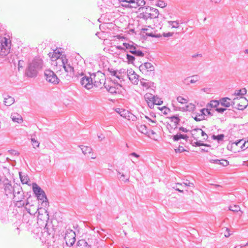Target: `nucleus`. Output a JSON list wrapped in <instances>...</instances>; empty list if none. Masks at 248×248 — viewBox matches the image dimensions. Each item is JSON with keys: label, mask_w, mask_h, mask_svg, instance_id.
I'll use <instances>...</instances> for the list:
<instances>
[{"label": "nucleus", "mask_w": 248, "mask_h": 248, "mask_svg": "<svg viewBox=\"0 0 248 248\" xmlns=\"http://www.w3.org/2000/svg\"><path fill=\"white\" fill-rule=\"evenodd\" d=\"M43 62L39 58L34 59L31 62L26 70V74L30 78H35L37 76L38 71L42 68Z\"/></svg>", "instance_id": "f257e3e1"}, {"label": "nucleus", "mask_w": 248, "mask_h": 248, "mask_svg": "<svg viewBox=\"0 0 248 248\" xmlns=\"http://www.w3.org/2000/svg\"><path fill=\"white\" fill-rule=\"evenodd\" d=\"M32 190L38 200L42 201V206L45 208L48 207L49 202L44 191L35 183L32 184Z\"/></svg>", "instance_id": "f03ea898"}, {"label": "nucleus", "mask_w": 248, "mask_h": 248, "mask_svg": "<svg viewBox=\"0 0 248 248\" xmlns=\"http://www.w3.org/2000/svg\"><path fill=\"white\" fill-rule=\"evenodd\" d=\"M29 204V202L27 201L26 202V209L28 213H29L30 215H35L37 213H38V219H41L42 220V216L43 215V214H41V212H44L46 215V217L45 219H46L47 220L49 218V216H48V212L47 211V210L45 209L46 208L44 207L43 206L41 207H38L37 208L34 206V205L31 204L30 205L29 208L27 207L28 205Z\"/></svg>", "instance_id": "7ed1b4c3"}, {"label": "nucleus", "mask_w": 248, "mask_h": 248, "mask_svg": "<svg viewBox=\"0 0 248 248\" xmlns=\"http://www.w3.org/2000/svg\"><path fill=\"white\" fill-rule=\"evenodd\" d=\"M149 9L151 13H148L147 11V10H145L144 12L143 11L140 13L138 17L145 20H147L148 19L158 18L159 14L158 10L153 7H149Z\"/></svg>", "instance_id": "20e7f679"}, {"label": "nucleus", "mask_w": 248, "mask_h": 248, "mask_svg": "<svg viewBox=\"0 0 248 248\" xmlns=\"http://www.w3.org/2000/svg\"><path fill=\"white\" fill-rule=\"evenodd\" d=\"M11 48V42L6 37L1 39L0 42V56L4 57L9 53Z\"/></svg>", "instance_id": "39448f33"}, {"label": "nucleus", "mask_w": 248, "mask_h": 248, "mask_svg": "<svg viewBox=\"0 0 248 248\" xmlns=\"http://www.w3.org/2000/svg\"><path fill=\"white\" fill-rule=\"evenodd\" d=\"M75 236V233L72 230H70V232L68 233H66L64 237L66 247L62 246V248H70L71 246H73L76 241ZM60 241L62 242V244L63 245V241L62 240H60ZM57 248H60L58 247Z\"/></svg>", "instance_id": "423d86ee"}, {"label": "nucleus", "mask_w": 248, "mask_h": 248, "mask_svg": "<svg viewBox=\"0 0 248 248\" xmlns=\"http://www.w3.org/2000/svg\"><path fill=\"white\" fill-rule=\"evenodd\" d=\"M139 69L145 75H155V66L150 62H144L139 66Z\"/></svg>", "instance_id": "0eeeda50"}, {"label": "nucleus", "mask_w": 248, "mask_h": 248, "mask_svg": "<svg viewBox=\"0 0 248 248\" xmlns=\"http://www.w3.org/2000/svg\"><path fill=\"white\" fill-rule=\"evenodd\" d=\"M44 75L46 80L54 85L58 84L60 81L56 74L51 70H46L44 72Z\"/></svg>", "instance_id": "6e6552de"}, {"label": "nucleus", "mask_w": 248, "mask_h": 248, "mask_svg": "<svg viewBox=\"0 0 248 248\" xmlns=\"http://www.w3.org/2000/svg\"><path fill=\"white\" fill-rule=\"evenodd\" d=\"M61 59L65 71L69 75L70 77H73L75 75L74 67L68 63V60L66 59L65 56L62 55Z\"/></svg>", "instance_id": "1a4fd4ad"}, {"label": "nucleus", "mask_w": 248, "mask_h": 248, "mask_svg": "<svg viewBox=\"0 0 248 248\" xmlns=\"http://www.w3.org/2000/svg\"><path fill=\"white\" fill-rule=\"evenodd\" d=\"M94 77L91 76L90 73V76H84L80 79L81 85L86 89L89 90L93 88V80H94Z\"/></svg>", "instance_id": "9d476101"}, {"label": "nucleus", "mask_w": 248, "mask_h": 248, "mask_svg": "<svg viewBox=\"0 0 248 248\" xmlns=\"http://www.w3.org/2000/svg\"><path fill=\"white\" fill-rule=\"evenodd\" d=\"M14 192H13V194L14 196L15 199H16L18 196H20L23 195L24 196V192L22 190V188L20 186V185L17 184H15V190Z\"/></svg>", "instance_id": "9b49d317"}, {"label": "nucleus", "mask_w": 248, "mask_h": 248, "mask_svg": "<svg viewBox=\"0 0 248 248\" xmlns=\"http://www.w3.org/2000/svg\"><path fill=\"white\" fill-rule=\"evenodd\" d=\"M4 192L6 195L8 196V195L13 194V192H14L15 184L12 186L9 183H5L4 184Z\"/></svg>", "instance_id": "f8f14e48"}, {"label": "nucleus", "mask_w": 248, "mask_h": 248, "mask_svg": "<svg viewBox=\"0 0 248 248\" xmlns=\"http://www.w3.org/2000/svg\"><path fill=\"white\" fill-rule=\"evenodd\" d=\"M210 162L211 163L219 164L223 167H226L229 165V161L226 159H210Z\"/></svg>", "instance_id": "ddd939ff"}, {"label": "nucleus", "mask_w": 248, "mask_h": 248, "mask_svg": "<svg viewBox=\"0 0 248 248\" xmlns=\"http://www.w3.org/2000/svg\"><path fill=\"white\" fill-rule=\"evenodd\" d=\"M11 118L12 121L17 123H21L23 122L22 116L17 113H13L11 115Z\"/></svg>", "instance_id": "4468645a"}, {"label": "nucleus", "mask_w": 248, "mask_h": 248, "mask_svg": "<svg viewBox=\"0 0 248 248\" xmlns=\"http://www.w3.org/2000/svg\"><path fill=\"white\" fill-rule=\"evenodd\" d=\"M205 111V108H202L200 110V113L199 114V118H197V115H196L195 116H192V117L196 121H201L204 119L205 116L206 115Z\"/></svg>", "instance_id": "2eb2a0df"}, {"label": "nucleus", "mask_w": 248, "mask_h": 248, "mask_svg": "<svg viewBox=\"0 0 248 248\" xmlns=\"http://www.w3.org/2000/svg\"><path fill=\"white\" fill-rule=\"evenodd\" d=\"M91 76L93 77H94V80H93V86H94L96 87H100L102 85V82L101 81V80L96 77V75L95 73H92L91 74Z\"/></svg>", "instance_id": "dca6fc26"}, {"label": "nucleus", "mask_w": 248, "mask_h": 248, "mask_svg": "<svg viewBox=\"0 0 248 248\" xmlns=\"http://www.w3.org/2000/svg\"><path fill=\"white\" fill-rule=\"evenodd\" d=\"M24 196H18L16 199H15V201L16 202V206L20 208L26 205V203L25 202L23 201V200L24 199Z\"/></svg>", "instance_id": "f3484780"}, {"label": "nucleus", "mask_w": 248, "mask_h": 248, "mask_svg": "<svg viewBox=\"0 0 248 248\" xmlns=\"http://www.w3.org/2000/svg\"><path fill=\"white\" fill-rule=\"evenodd\" d=\"M230 98L228 97H223L220 99V105L226 108H229L231 105V103H229Z\"/></svg>", "instance_id": "a211bd4d"}, {"label": "nucleus", "mask_w": 248, "mask_h": 248, "mask_svg": "<svg viewBox=\"0 0 248 248\" xmlns=\"http://www.w3.org/2000/svg\"><path fill=\"white\" fill-rule=\"evenodd\" d=\"M169 119L170 120L171 122H174L175 125L174 129L177 128V125L179 124L180 122V119L179 118V115L176 114L169 117Z\"/></svg>", "instance_id": "6ab92c4d"}, {"label": "nucleus", "mask_w": 248, "mask_h": 248, "mask_svg": "<svg viewBox=\"0 0 248 248\" xmlns=\"http://www.w3.org/2000/svg\"><path fill=\"white\" fill-rule=\"evenodd\" d=\"M19 175L20 181L23 184H28L30 180L27 175H23L22 172H19Z\"/></svg>", "instance_id": "aec40b11"}, {"label": "nucleus", "mask_w": 248, "mask_h": 248, "mask_svg": "<svg viewBox=\"0 0 248 248\" xmlns=\"http://www.w3.org/2000/svg\"><path fill=\"white\" fill-rule=\"evenodd\" d=\"M137 1L138 6L140 7L139 9L140 11L144 9L147 10L149 8V6H144L146 3L144 0H137Z\"/></svg>", "instance_id": "412c9836"}, {"label": "nucleus", "mask_w": 248, "mask_h": 248, "mask_svg": "<svg viewBox=\"0 0 248 248\" xmlns=\"http://www.w3.org/2000/svg\"><path fill=\"white\" fill-rule=\"evenodd\" d=\"M15 102V99L11 96L7 95V97L4 98V103L7 106H10Z\"/></svg>", "instance_id": "4be33fe9"}, {"label": "nucleus", "mask_w": 248, "mask_h": 248, "mask_svg": "<svg viewBox=\"0 0 248 248\" xmlns=\"http://www.w3.org/2000/svg\"><path fill=\"white\" fill-rule=\"evenodd\" d=\"M77 245L78 247H81V248H91V245H89L85 240L83 239L79 240Z\"/></svg>", "instance_id": "5701e85b"}, {"label": "nucleus", "mask_w": 248, "mask_h": 248, "mask_svg": "<svg viewBox=\"0 0 248 248\" xmlns=\"http://www.w3.org/2000/svg\"><path fill=\"white\" fill-rule=\"evenodd\" d=\"M129 52L135 56L142 57L144 56V53L140 50H137L136 47L134 50H129Z\"/></svg>", "instance_id": "b1692460"}, {"label": "nucleus", "mask_w": 248, "mask_h": 248, "mask_svg": "<svg viewBox=\"0 0 248 248\" xmlns=\"http://www.w3.org/2000/svg\"><path fill=\"white\" fill-rule=\"evenodd\" d=\"M123 46L125 47V50L126 49L129 50H134V49H135L136 46L137 45L133 43V42H132V44L127 43H124L123 44Z\"/></svg>", "instance_id": "393cba45"}, {"label": "nucleus", "mask_w": 248, "mask_h": 248, "mask_svg": "<svg viewBox=\"0 0 248 248\" xmlns=\"http://www.w3.org/2000/svg\"><path fill=\"white\" fill-rule=\"evenodd\" d=\"M144 98L147 103L156 100L155 96L150 93H146L144 95Z\"/></svg>", "instance_id": "a878e982"}, {"label": "nucleus", "mask_w": 248, "mask_h": 248, "mask_svg": "<svg viewBox=\"0 0 248 248\" xmlns=\"http://www.w3.org/2000/svg\"><path fill=\"white\" fill-rule=\"evenodd\" d=\"M108 71L110 73L111 75L115 76L117 78L119 79H122L123 80H124L123 76L117 74V71L115 70L112 68H108Z\"/></svg>", "instance_id": "bb28decb"}, {"label": "nucleus", "mask_w": 248, "mask_h": 248, "mask_svg": "<svg viewBox=\"0 0 248 248\" xmlns=\"http://www.w3.org/2000/svg\"><path fill=\"white\" fill-rule=\"evenodd\" d=\"M81 149L83 154L84 155H86L88 154H90L92 152V149L91 147L87 146H81Z\"/></svg>", "instance_id": "cd10ccee"}, {"label": "nucleus", "mask_w": 248, "mask_h": 248, "mask_svg": "<svg viewBox=\"0 0 248 248\" xmlns=\"http://www.w3.org/2000/svg\"><path fill=\"white\" fill-rule=\"evenodd\" d=\"M139 75H138L136 73L131 76L130 77H129V79L131 81V82L134 84L137 85L139 81Z\"/></svg>", "instance_id": "c85d7f7f"}, {"label": "nucleus", "mask_w": 248, "mask_h": 248, "mask_svg": "<svg viewBox=\"0 0 248 248\" xmlns=\"http://www.w3.org/2000/svg\"><path fill=\"white\" fill-rule=\"evenodd\" d=\"M131 114L128 110L123 109L121 111L120 115L124 118L129 120L130 117V115Z\"/></svg>", "instance_id": "c756f323"}, {"label": "nucleus", "mask_w": 248, "mask_h": 248, "mask_svg": "<svg viewBox=\"0 0 248 248\" xmlns=\"http://www.w3.org/2000/svg\"><path fill=\"white\" fill-rule=\"evenodd\" d=\"M220 104V100H212L210 103L208 104V106H209L212 108H216L218 107V106Z\"/></svg>", "instance_id": "7c9ffc66"}, {"label": "nucleus", "mask_w": 248, "mask_h": 248, "mask_svg": "<svg viewBox=\"0 0 248 248\" xmlns=\"http://www.w3.org/2000/svg\"><path fill=\"white\" fill-rule=\"evenodd\" d=\"M224 135L223 134H219L217 135H213L212 139L214 140H217L218 142L223 140Z\"/></svg>", "instance_id": "2f4dec72"}, {"label": "nucleus", "mask_w": 248, "mask_h": 248, "mask_svg": "<svg viewBox=\"0 0 248 248\" xmlns=\"http://www.w3.org/2000/svg\"><path fill=\"white\" fill-rule=\"evenodd\" d=\"M139 130L144 134H148V130H147V126L144 124L140 125L139 127Z\"/></svg>", "instance_id": "473e14b6"}, {"label": "nucleus", "mask_w": 248, "mask_h": 248, "mask_svg": "<svg viewBox=\"0 0 248 248\" xmlns=\"http://www.w3.org/2000/svg\"><path fill=\"white\" fill-rule=\"evenodd\" d=\"M229 209L230 211H233V212H238L240 211V207L238 205H230L229 207Z\"/></svg>", "instance_id": "72a5a7b5"}, {"label": "nucleus", "mask_w": 248, "mask_h": 248, "mask_svg": "<svg viewBox=\"0 0 248 248\" xmlns=\"http://www.w3.org/2000/svg\"><path fill=\"white\" fill-rule=\"evenodd\" d=\"M168 24L172 26L173 28H178L180 22L178 20L176 21H169Z\"/></svg>", "instance_id": "f704fd0d"}, {"label": "nucleus", "mask_w": 248, "mask_h": 248, "mask_svg": "<svg viewBox=\"0 0 248 248\" xmlns=\"http://www.w3.org/2000/svg\"><path fill=\"white\" fill-rule=\"evenodd\" d=\"M126 59L127 60V62L128 63L133 64L135 60V58L134 56L131 55L129 54H126Z\"/></svg>", "instance_id": "c9c22d12"}, {"label": "nucleus", "mask_w": 248, "mask_h": 248, "mask_svg": "<svg viewBox=\"0 0 248 248\" xmlns=\"http://www.w3.org/2000/svg\"><path fill=\"white\" fill-rule=\"evenodd\" d=\"M247 105L248 103L244 105H240V103H237L235 106L233 107V108L238 110H243L247 107Z\"/></svg>", "instance_id": "e433bc0d"}, {"label": "nucleus", "mask_w": 248, "mask_h": 248, "mask_svg": "<svg viewBox=\"0 0 248 248\" xmlns=\"http://www.w3.org/2000/svg\"><path fill=\"white\" fill-rule=\"evenodd\" d=\"M193 131L194 132H198V131H201L202 136V137L206 136V138H203L204 140H207L208 138L207 135L204 132V131L202 130L201 128H195L193 130Z\"/></svg>", "instance_id": "4c0bfd02"}, {"label": "nucleus", "mask_w": 248, "mask_h": 248, "mask_svg": "<svg viewBox=\"0 0 248 248\" xmlns=\"http://www.w3.org/2000/svg\"><path fill=\"white\" fill-rule=\"evenodd\" d=\"M61 55L62 54H60L59 51L57 50V49H56L55 50H54L51 58H56V59H60L61 60V58H60Z\"/></svg>", "instance_id": "58836bf2"}, {"label": "nucleus", "mask_w": 248, "mask_h": 248, "mask_svg": "<svg viewBox=\"0 0 248 248\" xmlns=\"http://www.w3.org/2000/svg\"><path fill=\"white\" fill-rule=\"evenodd\" d=\"M145 80H146L144 79V78H142L140 80L141 85L143 87H144L146 88H149V87H150V85L152 83V82H145Z\"/></svg>", "instance_id": "ea45409f"}, {"label": "nucleus", "mask_w": 248, "mask_h": 248, "mask_svg": "<svg viewBox=\"0 0 248 248\" xmlns=\"http://www.w3.org/2000/svg\"><path fill=\"white\" fill-rule=\"evenodd\" d=\"M145 35L147 36L155 37V38H159L161 36V35L160 34H154L152 32H145Z\"/></svg>", "instance_id": "a19ab883"}, {"label": "nucleus", "mask_w": 248, "mask_h": 248, "mask_svg": "<svg viewBox=\"0 0 248 248\" xmlns=\"http://www.w3.org/2000/svg\"><path fill=\"white\" fill-rule=\"evenodd\" d=\"M236 92H235V93L237 95H245V94H246L247 90L245 88H243L239 90L236 91Z\"/></svg>", "instance_id": "79ce46f5"}, {"label": "nucleus", "mask_w": 248, "mask_h": 248, "mask_svg": "<svg viewBox=\"0 0 248 248\" xmlns=\"http://www.w3.org/2000/svg\"><path fill=\"white\" fill-rule=\"evenodd\" d=\"M191 77L193 78V79H191L189 81V83H187V84H189V83H194L199 79V77L197 75L192 76Z\"/></svg>", "instance_id": "37998d69"}, {"label": "nucleus", "mask_w": 248, "mask_h": 248, "mask_svg": "<svg viewBox=\"0 0 248 248\" xmlns=\"http://www.w3.org/2000/svg\"><path fill=\"white\" fill-rule=\"evenodd\" d=\"M181 136L182 134H181L180 133H178L175 135L172 136V137L174 141H177L180 139H182Z\"/></svg>", "instance_id": "c03bdc74"}, {"label": "nucleus", "mask_w": 248, "mask_h": 248, "mask_svg": "<svg viewBox=\"0 0 248 248\" xmlns=\"http://www.w3.org/2000/svg\"><path fill=\"white\" fill-rule=\"evenodd\" d=\"M177 100L178 102L182 104H186L187 102V99L180 96L177 97Z\"/></svg>", "instance_id": "a18cd8bd"}, {"label": "nucleus", "mask_w": 248, "mask_h": 248, "mask_svg": "<svg viewBox=\"0 0 248 248\" xmlns=\"http://www.w3.org/2000/svg\"><path fill=\"white\" fill-rule=\"evenodd\" d=\"M156 5L160 8H164L166 6L167 4L164 1L158 0Z\"/></svg>", "instance_id": "49530a36"}, {"label": "nucleus", "mask_w": 248, "mask_h": 248, "mask_svg": "<svg viewBox=\"0 0 248 248\" xmlns=\"http://www.w3.org/2000/svg\"><path fill=\"white\" fill-rule=\"evenodd\" d=\"M31 141L32 144L34 148H35L36 147H39V143L37 140H35V139L34 138H31Z\"/></svg>", "instance_id": "de8ad7c7"}, {"label": "nucleus", "mask_w": 248, "mask_h": 248, "mask_svg": "<svg viewBox=\"0 0 248 248\" xmlns=\"http://www.w3.org/2000/svg\"><path fill=\"white\" fill-rule=\"evenodd\" d=\"M109 93L111 94H116L117 93V89L113 86H111V87H109Z\"/></svg>", "instance_id": "09e8293b"}, {"label": "nucleus", "mask_w": 248, "mask_h": 248, "mask_svg": "<svg viewBox=\"0 0 248 248\" xmlns=\"http://www.w3.org/2000/svg\"><path fill=\"white\" fill-rule=\"evenodd\" d=\"M161 110L163 111V114H168V113L169 112H170V109L167 108L165 106H164L163 107H162L161 108H159Z\"/></svg>", "instance_id": "8fccbe9b"}, {"label": "nucleus", "mask_w": 248, "mask_h": 248, "mask_svg": "<svg viewBox=\"0 0 248 248\" xmlns=\"http://www.w3.org/2000/svg\"><path fill=\"white\" fill-rule=\"evenodd\" d=\"M8 152L9 153V154H10L12 155H17V156H18L19 155V153L15 150H13V149L9 150Z\"/></svg>", "instance_id": "3c124183"}, {"label": "nucleus", "mask_w": 248, "mask_h": 248, "mask_svg": "<svg viewBox=\"0 0 248 248\" xmlns=\"http://www.w3.org/2000/svg\"><path fill=\"white\" fill-rule=\"evenodd\" d=\"M191 144L194 146L196 147H199L202 146L203 144V143L201 142V141H196L193 143L191 142Z\"/></svg>", "instance_id": "603ef678"}, {"label": "nucleus", "mask_w": 248, "mask_h": 248, "mask_svg": "<svg viewBox=\"0 0 248 248\" xmlns=\"http://www.w3.org/2000/svg\"><path fill=\"white\" fill-rule=\"evenodd\" d=\"M135 73V71H133L132 69H128L127 71V77L129 78V77L133 76V75Z\"/></svg>", "instance_id": "864d4df0"}, {"label": "nucleus", "mask_w": 248, "mask_h": 248, "mask_svg": "<svg viewBox=\"0 0 248 248\" xmlns=\"http://www.w3.org/2000/svg\"><path fill=\"white\" fill-rule=\"evenodd\" d=\"M195 107L194 105L190 104V105H187L186 106V109L187 110L189 111H193L194 110Z\"/></svg>", "instance_id": "5fc2aeb1"}, {"label": "nucleus", "mask_w": 248, "mask_h": 248, "mask_svg": "<svg viewBox=\"0 0 248 248\" xmlns=\"http://www.w3.org/2000/svg\"><path fill=\"white\" fill-rule=\"evenodd\" d=\"M44 234L45 235L46 234L50 235L51 233L49 232L50 229H49L47 226V224H46V226L44 228Z\"/></svg>", "instance_id": "6e6d98bb"}, {"label": "nucleus", "mask_w": 248, "mask_h": 248, "mask_svg": "<svg viewBox=\"0 0 248 248\" xmlns=\"http://www.w3.org/2000/svg\"><path fill=\"white\" fill-rule=\"evenodd\" d=\"M185 151L186 150L183 148V147L180 146H179L177 149H175L176 153H182Z\"/></svg>", "instance_id": "4d7b16f0"}, {"label": "nucleus", "mask_w": 248, "mask_h": 248, "mask_svg": "<svg viewBox=\"0 0 248 248\" xmlns=\"http://www.w3.org/2000/svg\"><path fill=\"white\" fill-rule=\"evenodd\" d=\"M182 186V184L177 183L176 184L175 186L173 187V188H175L176 190L180 192L183 193V190H181L180 188L178 187V186Z\"/></svg>", "instance_id": "13d9d810"}, {"label": "nucleus", "mask_w": 248, "mask_h": 248, "mask_svg": "<svg viewBox=\"0 0 248 248\" xmlns=\"http://www.w3.org/2000/svg\"><path fill=\"white\" fill-rule=\"evenodd\" d=\"M137 1V0H134V3H131L130 4L131 8H137L139 7Z\"/></svg>", "instance_id": "bf43d9fd"}, {"label": "nucleus", "mask_w": 248, "mask_h": 248, "mask_svg": "<svg viewBox=\"0 0 248 248\" xmlns=\"http://www.w3.org/2000/svg\"><path fill=\"white\" fill-rule=\"evenodd\" d=\"M226 110V108H218V107L216 109V110L217 112L221 113H222L223 112H224V111Z\"/></svg>", "instance_id": "052dcab7"}, {"label": "nucleus", "mask_w": 248, "mask_h": 248, "mask_svg": "<svg viewBox=\"0 0 248 248\" xmlns=\"http://www.w3.org/2000/svg\"><path fill=\"white\" fill-rule=\"evenodd\" d=\"M24 65V61L22 60H18V68H23Z\"/></svg>", "instance_id": "680f3d73"}, {"label": "nucleus", "mask_w": 248, "mask_h": 248, "mask_svg": "<svg viewBox=\"0 0 248 248\" xmlns=\"http://www.w3.org/2000/svg\"><path fill=\"white\" fill-rule=\"evenodd\" d=\"M156 99V103L155 104L156 105H161L163 103V101L161 100L160 98L157 97H155Z\"/></svg>", "instance_id": "e2e57ef3"}, {"label": "nucleus", "mask_w": 248, "mask_h": 248, "mask_svg": "<svg viewBox=\"0 0 248 248\" xmlns=\"http://www.w3.org/2000/svg\"><path fill=\"white\" fill-rule=\"evenodd\" d=\"M148 106L151 108H154V105H155L156 103V100H154V101L151 102H148Z\"/></svg>", "instance_id": "0e129e2a"}, {"label": "nucleus", "mask_w": 248, "mask_h": 248, "mask_svg": "<svg viewBox=\"0 0 248 248\" xmlns=\"http://www.w3.org/2000/svg\"><path fill=\"white\" fill-rule=\"evenodd\" d=\"M120 1L124 3H128L129 4H131V3H134V0H120Z\"/></svg>", "instance_id": "69168bd1"}, {"label": "nucleus", "mask_w": 248, "mask_h": 248, "mask_svg": "<svg viewBox=\"0 0 248 248\" xmlns=\"http://www.w3.org/2000/svg\"><path fill=\"white\" fill-rule=\"evenodd\" d=\"M173 34V32H168V33H164L163 34V36L165 37H168L170 36H172Z\"/></svg>", "instance_id": "338daca9"}, {"label": "nucleus", "mask_w": 248, "mask_h": 248, "mask_svg": "<svg viewBox=\"0 0 248 248\" xmlns=\"http://www.w3.org/2000/svg\"><path fill=\"white\" fill-rule=\"evenodd\" d=\"M230 231L228 228H226V232H225V236L226 237H228L231 235V233L230 232Z\"/></svg>", "instance_id": "774afa93"}]
</instances>
